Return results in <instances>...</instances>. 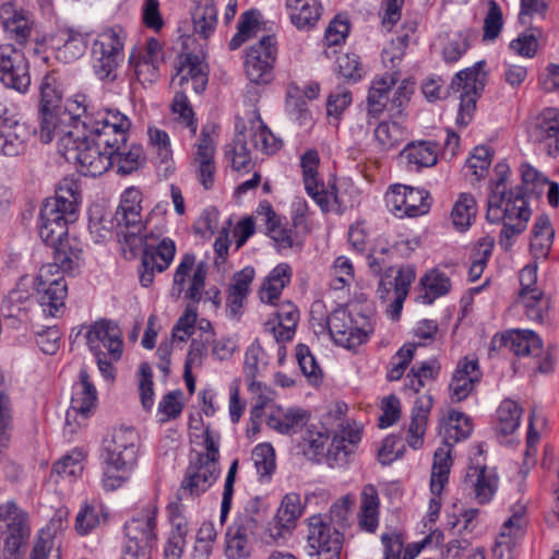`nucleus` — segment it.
Wrapping results in <instances>:
<instances>
[{
	"instance_id": "obj_9",
	"label": "nucleus",
	"mask_w": 559,
	"mask_h": 559,
	"mask_svg": "<svg viewBox=\"0 0 559 559\" xmlns=\"http://www.w3.org/2000/svg\"><path fill=\"white\" fill-rule=\"evenodd\" d=\"M264 514L257 498L249 499L225 534V555L228 559H247L251 556L250 536L254 534Z\"/></svg>"
},
{
	"instance_id": "obj_6",
	"label": "nucleus",
	"mask_w": 559,
	"mask_h": 559,
	"mask_svg": "<svg viewBox=\"0 0 559 559\" xmlns=\"http://www.w3.org/2000/svg\"><path fill=\"white\" fill-rule=\"evenodd\" d=\"M88 349L93 354L98 371L106 381L115 380L114 365L123 353L122 332L117 323L99 319L82 326Z\"/></svg>"
},
{
	"instance_id": "obj_33",
	"label": "nucleus",
	"mask_w": 559,
	"mask_h": 559,
	"mask_svg": "<svg viewBox=\"0 0 559 559\" xmlns=\"http://www.w3.org/2000/svg\"><path fill=\"white\" fill-rule=\"evenodd\" d=\"M501 341L506 348L519 357H538L543 353V341L532 330H508L502 334Z\"/></svg>"
},
{
	"instance_id": "obj_43",
	"label": "nucleus",
	"mask_w": 559,
	"mask_h": 559,
	"mask_svg": "<svg viewBox=\"0 0 559 559\" xmlns=\"http://www.w3.org/2000/svg\"><path fill=\"white\" fill-rule=\"evenodd\" d=\"M107 508L97 500L84 501L75 516V531L86 535L107 520Z\"/></svg>"
},
{
	"instance_id": "obj_49",
	"label": "nucleus",
	"mask_w": 559,
	"mask_h": 559,
	"mask_svg": "<svg viewBox=\"0 0 559 559\" xmlns=\"http://www.w3.org/2000/svg\"><path fill=\"white\" fill-rule=\"evenodd\" d=\"M472 32L463 29L441 36L442 57L445 62H456L471 46Z\"/></svg>"
},
{
	"instance_id": "obj_40",
	"label": "nucleus",
	"mask_w": 559,
	"mask_h": 559,
	"mask_svg": "<svg viewBox=\"0 0 559 559\" xmlns=\"http://www.w3.org/2000/svg\"><path fill=\"white\" fill-rule=\"evenodd\" d=\"M194 33L203 38L214 34L217 25V9L213 0H190Z\"/></svg>"
},
{
	"instance_id": "obj_42",
	"label": "nucleus",
	"mask_w": 559,
	"mask_h": 559,
	"mask_svg": "<svg viewBox=\"0 0 559 559\" xmlns=\"http://www.w3.org/2000/svg\"><path fill=\"white\" fill-rule=\"evenodd\" d=\"M472 429L473 427L467 416L461 412H450L449 416L441 424V433L444 438V443L437 450L447 447L449 449V456L451 457L452 444L467 438Z\"/></svg>"
},
{
	"instance_id": "obj_26",
	"label": "nucleus",
	"mask_w": 559,
	"mask_h": 559,
	"mask_svg": "<svg viewBox=\"0 0 559 559\" xmlns=\"http://www.w3.org/2000/svg\"><path fill=\"white\" fill-rule=\"evenodd\" d=\"M88 33L74 27L59 29L51 38L56 58L66 63L81 58L87 47Z\"/></svg>"
},
{
	"instance_id": "obj_3",
	"label": "nucleus",
	"mask_w": 559,
	"mask_h": 559,
	"mask_svg": "<svg viewBox=\"0 0 559 559\" xmlns=\"http://www.w3.org/2000/svg\"><path fill=\"white\" fill-rule=\"evenodd\" d=\"M103 108L85 94L76 93L69 97L63 108L39 115V139L43 143L57 141L58 152L62 154V141L66 138L75 140L83 132V120L90 114L99 112Z\"/></svg>"
},
{
	"instance_id": "obj_58",
	"label": "nucleus",
	"mask_w": 559,
	"mask_h": 559,
	"mask_svg": "<svg viewBox=\"0 0 559 559\" xmlns=\"http://www.w3.org/2000/svg\"><path fill=\"white\" fill-rule=\"evenodd\" d=\"M259 19L260 13L257 10L246 11L241 14L238 22V31L229 43L231 49L238 48L257 33L259 29Z\"/></svg>"
},
{
	"instance_id": "obj_57",
	"label": "nucleus",
	"mask_w": 559,
	"mask_h": 559,
	"mask_svg": "<svg viewBox=\"0 0 559 559\" xmlns=\"http://www.w3.org/2000/svg\"><path fill=\"white\" fill-rule=\"evenodd\" d=\"M167 212V203L156 204L152 210L145 223L142 224V236L146 239H157L167 230L165 214Z\"/></svg>"
},
{
	"instance_id": "obj_14",
	"label": "nucleus",
	"mask_w": 559,
	"mask_h": 559,
	"mask_svg": "<svg viewBox=\"0 0 559 559\" xmlns=\"http://www.w3.org/2000/svg\"><path fill=\"white\" fill-rule=\"evenodd\" d=\"M80 382L75 385L71 399V405L66 413V433L72 435L86 424L97 403V391L91 382L90 374L85 368L79 372Z\"/></svg>"
},
{
	"instance_id": "obj_30",
	"label": "nucleus",
	"mask_w": 559,
	"mask_h": 559,
	"mask_svg": "<svg viewBox=\"0 0 559 559\" xmlns=\"http://www.w3.org/2000/svg\"><path fill=\"white\" fill-rule=\"evenodd\" d=\"M309 418L310 414L306 409L273 406L267 415L266 425L281 435H295L307 425Z\"/></svg>"
},
{
	"instance_id": "obj_46",
	"label": "nucleus",
	"mask_w": 559,
	"mask_h": 559,
	"mask_svg": "<svg viewBox=\"0 0 559 559\" xmlns=\"http://www.w3.org/2000/svg\"><path fill=\"white\" fill-rule=\"evenodd\" d=\"M532 233L531 253L535 260H545L551 249L555 235L549 218L545 215L537 217Z\"/></svg>"
},
{
	"instance_id": "obj_23",
	"label": "nucleus",
	"mask_w": 559,
	"mask_h": 559,
	"mask_svg": "<svg viewBox=\"0 0 559 559\" xmlns=\"http://www.w3.org/2000/svg\"><path fill=\"white\" fill-rule=\"evenodd\" d=\"M532 142L543 146L548 155L559 152V110L546 108L534 118L527 129Z\"/></svg>"
},
{
	"instance_id": "obj_39",
	"label": "nucleus",
	"mask_w": 559,
	"mask_h": 559,
	"mask_svg": "<svg viewBox=\"0 0 559 559\" xmlns=\"http://www.w3.org/2000/svg\"><path fill=\"white\" fill-rule=\"evenodd\" d=\"M0 21L8 36L19 43H23L29 36V19L23 11L15 9L11 2L0 7Z\"/></svg>"
},
{
	"instance_id": "obj_51",
	"label": "nucleus",
	"mask_w": 559,
	"mask_h": 559,
	"mask_svg": "<svg viewBox=\"0 0 559 559\" xmlns=\"http://www.w3.org/2000/svg\"><path fill=\"white\" fill-rule=\"evenodd\" d=\"M476 213L475 198L471 193H461L451 212L453 225L460 230L467 229L475 219Z\"/></svg>"
},
{
	"instance_id": "obj_35",
	"label": "nucleus",
	"mask_w": 559,
	"mask_h": 559,
	"mask_svg": "<svg viewBox=\"0 0 559 559\" xmlns=\"http://www.w3.org/2000/svg\"><path fill=\"white\" fill-rule=\"evenodd\" d=\"M141 201L142 194L140 190L133 187L128 188L123 191L115 214L118 225L132 228L131 234L133 235L142 231Z\"/></svg>"
},
{
	"instance_id": "obj_4",
	"label": "nucleus",
	"mask_w": 559,
	"mask_h": 559,
	"mask_svg": "<svg viewBox=\"0 0 559 559\" xmlns=\"http://www.w3.org/2000/svg\"><path fill=\"white\" fill-rule=\"evenodd\" d=\"M486 217L493 224H502L499 245L506 251L514 243V238L527 227L531 210L521 190L504 194H489Z\"/></svg>"
},
{
	"instance_id": "obj_52",
	"label": "nucleus",
	"mask_w": 559,
	"mask_h": 559,
	"mask_svg": "<svg viewBox=\"0 0 559 559\" xmlns=\"http://www.w3.org/2000/svg\"><path fill=\"white\" fill-rule=\"evenodd\" d=\"M143 150L141 146L132 144L127 145V141L119 145V150L115 152L114 166L117 171L122 175H129L139 169L143 162Z\"/></svg>"
},
{
	"instance_id": "obj_56",
	"label": "nucleus",
	"mask_w": 559,
	"mask_h": 559,
	"mask_svg": "<svg viewBox=\"0 0 559 559\" xmlns=\"http://www.w3.org/2000/svg\"><path fill=\"white\" fill-rule=\"evenodd\" d=\"M22 70H17L16 63L11 62L10 66H8V71L2 74V83L19 93H25L27 92L29 85H31V75H29V69H28V62L22 53Z\"/></svg>"
},
{
	"instance_id": "obj_37",
	"label": "nucleus",
	"mask_w": 559,
	"mask_h": 559,
	"mask_svg": "<svg viewBox=\"0 0 559 559\" xmlns=\"http://www.w3.org/2000/svg\"><path fill=\"white\" fill-rule=\"evenodd\" d=\"M36 277L31 275H24L19 280L2 304V309L9 317H20L27 309V305L36 292Z\"/></svg>"
},
{
	"instance_id": "obj_25",
	"label": "nucleus",
	"mask_w": 559,
	"mask_h": 559,
	"mask_svg": "<svg viewBox=\"0 0 559 559\" xmlns=\"http://www.w3.org/2000/svg\"><path fill=\"white\" fill-rule=\"evenodd\" d=\"M53 262L43 266H55V274L74 275L83 264V243L75 237H66V239L53 245Z\"/></svg>"
},
{
	"instance_id": "obj_1",
	"label": "nucleus",
	"mask_w": 559,
	"mask_h": 559,
	"mask_svg": "<svg viewBox=\"0 0 559 559\" xmlns=\"http://www.w3.org/2000/svg\"><path fill=\"white\" fill-rule=\"evenodd\" d=\"M131 126L130 118L119 109L103 107L83 120L80 136L62 141L61 155L82 175L100 176L114 166L115 152L128 140Z\"/></svg>"
},
{
	"instance_id": "obj_17",
	"label": "nucleus",
	"mask_w": 559,
	"mask_h": 559,
	"mask_svg": "<svg viewBox=\"0 0 559 559\" xmlns=\"http://www.w3.org/2000/svg\"><path fill=\"white\" fill-rule=\"evenodd\" d=\"M428 192L424 189L394 185L385 194V204L397 217L418 216L429 210Z\"/></svg>"
},
{
	"instance_id": "obj_28",
	"label": "nucleus",
	"mask_w": 559,
	"mask_h": 559,
	"mask_svg": "<svg viewBox=\"0 0 559 559\" xmlns=\"http://www.w3.org/2000/svg\"><path fill=\"white\" fill-rule=\"evenodd\" d=\"M479 379L480 371L476 359L464 358L460 360L449 384L451 401L459 403L465 400Z\"/></svg>"
},
{
	"instance_id": "obj_44",
	"label": "nucleus",
	"mask_w": 559,
	"mask_h": 559,
	"mask_svg": "<svg viewBox=\"0 0 559 559\" xmlns=\"http://www.w3.org/2000/svg\"><path fill=\"white\" fill-rule=\"evenodd\" d=\"M516 302L530 320L543 323L549 319L551 302L542 289L519 294Z\"/></svg>"
},
{
	"instance_id": "obj_62",
	"label": "nucleus",
	"mask_w": 559,
	"mask_h": 559,
	"mask_svg": "<svg viewBox=\"0 0 559 559\" xmlns=\"http://www.w3.org/2000/svg\"><path fill=\"white\" fill-rule=\"evenodd\" d=\"M292 528V525L274 516L261 532L260 540L266 546L283 545L290 535Z\"/></svg>"
},
{
	"instance_id": "obj_10",
	"label": "nucleus",
	"mask_w": 559,
	"mask_h": 559,
	"mask_svg": "<svg viewBox=\"0 0 559 559\" xmlns=\"http://www.w3.org/2000/svg\"><path fill=\"white\" fill-rule=\"evenodd\" d=\"M319 164L320 157L316 150H308L301 155L305 189L323 213H341L346 206L345 202L334 183H324L318 173Z\"/></svg>"
},
{
	"instance_id": "obj_8",
	"label": "nucleus",
	"mask_w": 559,
	"mask_h": 559,
	"mask_svg": "<svg viewBox=\"0 0 559 559\" xmlns=\"http://www.w3.org/2000/svg\"><path fill=\"white\" fill-rule=\"evenodd\" d=\"M126 40V32L117 26L105 28L93 40V71L100 81H116L117 70L124 60Z\"/></svg>"
},
{
	"instance_id": "obj_38",
	"label": "nucleus",
	"mask_w": 559,
	"mask_h": 559,
	"mask_svg": "<svg viewBox=\"0 0 559 559\" xmlns=\"http://www.w3.org/2000/svg\"><path fill=\"white\" fill-rule=\"evenodd\" d=\"M285 7L292 23L299 29L313 27L322 13L320 0H286Z\"/></svg>"
},
{
	"instance_id": "obj_18",
	"label": "nucleus",
	"mask_w": 559,
	"mask_h": 559,
	"mask_svg": "<svg viewBox=\"0 0 559 559\" xmlns=\"http://www.w3.org/2000/svg\"><path fill=\"white\" fill-rule=\"evenodd\" d=\"M139 450L140 438L138 432L133 428L120 427L115 429L110 438L104 442L100 459L135 468Z\"/></svg>"
},
{
	"instance_id": "obj_21",
	"label": "nucleus",
	"mask_w": 559,
	"mask_h": 559,
	"mask_svg": "<svg viewBox=\"0 0 559 559\" xmlns=\"http://www.w3.org/2000/svg\"><path fill=\"white\" fill-rule=\"evenodd\" d=\"M175 254L176 243L168 237L163 238L156 247L145 246L139 270L141 285L148 287L153 284L155 274L167 270Z\"/></svg>"
},
{
	"instance_id": "obj_41",
	"label": "nucleus",
	"mask_w": 559,
	"mask_h": 559,
	"mask_svg": "<svg viewBox=\"0 0 559 559\" xmlns=\"http://www.w3.org/2000/svg\"><path fill=\"white\" fill-rule=\"evenodd\" d=\"M292 269L287 263L277 264L264 278L259 297L262 302L274 305L284 287L290 282Z\"/></svg>"
},
{
	"instance_id": "obj_47",
	"label": "nucleus",
	"mask_w": 559,
	"mask_h": 559,
	"mask_svg": "<svg viewBox=\"0 0 559 559\" xmlns=\"http://www.w3.org/2000/svg\"><path fill=\"white\" fill-rule=\"evenodd\" d=\"M100 485L105 491H114L129 481L135 468L107 459H100Z\"/></svg>"
},
{
	"instance_id": "obj_2",
	"label": "nucleus",
	"mask_w": 559,
	"mask_h": 559,
	"mask_svg": "<svg viewBox=\"0 0 559 559\" xmlns=\"http://www.w3.org/2000/svg\"><path fill=\"white\" fill-rule=\"evenodd\" d=\"M80 203V183L73 178L62 179L55 197L47 199L40 209L37 227L44 242L51 246L71 237L68 227L76 221Z\"/></svg>"
},
{
	"instance_id": "obj_45",
	"label": "nucleus",
	"mask_w": 559,
	"mask_h": 559,
	"mask_svg": "<svg viewBox=\"0 0 559 559\" xmlns=\"http://www.w3.org/2000/svg\"><path fill=\"white\" fill-rule=\"evenodd\" d=\"M420 285L424 294L419 298L425 305H431L436 299L448 295L452 287L450 277L438 269L426 272L420 278Z\"/></svg>"
},
{
	"instance_id": "obj_13",
	"label": "nucleus",
	"mask_w": 559,
	"mask_h": 559,
	"mask_svg": "<svg viewBox=\"0 0 559 559\" xmlns=\"http://www.w3.org/2000/svg\"><path fill=\"white\" fill-rule=\"evenodd\" d=\"M277 59V47L274 36H263L246 51L243 62L245 74L250 83L267 85L273 80V68Z\"/></svg>"
},
{
	"instance_id": "obj_20",
	"label": "nucleus",
	"mask_w": 559,
	"mask_h": 559,
	"mask_svg": "<svg viewBox=\"0 0 559 559\" xmlns=\"http://www.w3.org/2000/svg\"><path fill=\"white\" fill-rule=\"evenodd\" d=\"M207 266L204 262L195 264V257L191 253L182 255L174 274V286L185 290L186 298L194 304L202 299L205 287Z\"/></svg>"
},
{
	"instance_id": "obj_16",
	"label": "nucleus",
	"mask_w": 559,
	"mask_h": 559,
	"mask_svg": "<svg viewBox=\"0 0 559 559\" xmlns=\"http://www.w3.org/2000/svg\"><path fill=\"white\" fill-rule=\"evenodd\" d=\"M307 542L319 559H340L343 546V535L317 514L308 519Z\"/></svg>"
},
{
	"instance_id": "obj_5",
	"label": "nucleus",
	"mask_w": 559,
	"mask_h": 559,
	"mask_svg": "<svg viewBox=\"0 0 559 559\" xmlns=\"http://www.w3.org/2000/svg\"><path fill=\"white\" fill-rule=\"evenodd\" d=\"M415 92L412 79L400 81V72H385L371 81L367 96L368 123L378 119L386 109L401 115Z\"/></svg>"
},
{
	"instance_id": "obj_34",
	"label": "nucleus",
	"mask_w": 559,
	"mask_h": 559,
	"mask_svg": "<svg viewBox=\"0 0 559 559\" xmlns=\"http://www.w3.org/2000/svg\"><path fill=\"white\" fill-rule=\"evenodd\" d=\"M439 146L432 141H414L408 143L401 152V158L411 171H419L423 168L437 164Z\"/></svg>"
},
{
	"instance_id": "obj_36",
	"label": "nucleus",
	"mask_w": 559,
	"mask_h": 559,
	"mask_svg": "<svg viewBox=\"0 0 559 559\" xmlns=\"http://www.w3.org/2000/svg\"><path fill=\"white\" fill-rule=\"evenodd\" d=\"M249 123L251 142L259 152L272 155L281 150L282 140L264 123L257 110L249 114Z\"/></svg>"
},
{
	"instance_id": "obj_55",
	"label": "nucleus",
	"mask_w": 559,
	"mask_h": 559,
	"mask_svg": "<svg viewBox=\"0 0 559 559\" xmlns=\"http://www.w3.org/2000/svg\"><path fill=\"white\" fill-rule=\"evenodd\" d=\"M415 343L404 344L390 359L386 367V379L397 381L405 373L408 365L415 356Z\"/></svg>"
},
{
	"instance_id": "obj_24",
	"label": "nucleus",
	"mask_w": 559,
	"mask_h": 559,
	"mask_svg": "<svg viewBox=\"0 0 559 559\" xmlns=\"http://www.w3.org/2000/svg\"><path fill=\"white\" fill-rule=\"evenodd\" d=\"M219 466L215 463H205L198 459L191 461L187 467L179 489V499L185 497H198L204 493L216 481L219 475Z\"/></svg>"
},
{
	"instance_id": "obj_48",
	"label": "nucleus",
	"mask_w": 559,
	"mask_h": 559,
	"mask_svg": "<svg viewBox=\"0 0 559 559\" xmlns=\"http://www.w3.org/2000/svg\"><path fill=\"white\" fill-rule=\"evenodd\" d=\"M522 408L513 400H503L496 412V431L508 436L515 432L521 424Z\"/></svg>"
},
{
	"instance_id": "obj_50",
	"label": "nucleus",
	"mask_w": 559,
	"mask_h": 559,
	"mask_svg": "<svg viewBox=\"0 0 559 559\" xmlns=\"http://www.w3.org/2000/svg\"><path fill=\"white\" fill-rule=\"evenodd\" d=\"M407 136L406 129L395 121H382L374 129V141L381 151H390Z\"/></svg>"
},
{
	"instance_id": "obj_31",
	"label": "nucleus",
	"mask_w": 559,
	"mask_h": 559,
	"mask_svg": "<svg viewBox=\"0 0 559 559\" xmlns=\"http://www.w3.org/2000/svg\"><path fill=\"white\" fill-rule=\"evenodd\" d=\"M357 525L360 531L373 534L380 522V497L378 489L367 484L359 493V507L357 511Z\"/></svg>"
},
{
	"instance_id": "obj_19",
	"label": "nucleus",
	"mask_w": 559,
	"mask_h": 559,
	"mask_svg": "<svg viewBox=\"0 0 559 559\" xmlns=\"http://www.w3.org/2000/svg\"><path fill=\"white\" fill-rule=\"evenodd\" d=\"M215 128L205 126L202 128L200 136L193 145L192 163L195 167L198 179L205 190L214 186L216 164H215Z\"/></svg>"
},
{
	"instance_id": "obj_53",
	"label": "nucleus",
	"mask_w": 559,
	"mask_h": 559,
	"mask_svg": "<svg viewBox=\"0 0 559 559\" xmlns=\"http://www.w3.org/2000/svg\"><path fill=\"white\" fill-rule=\"evenodd\" d=\"M185 407L182 391L175 390L163 395L157 405L156 419L160 424L178 418Z\"/></svg>"
},
{
	"instance_id": "obj_15",
	"label": "nucleus",
	"mask_w": 559,
	"mask_h": 559,
	"mask_svg": "<svg viewBox=\"0 0 559 559\" xmlns=\"http://www.w3.org/2000/svg\"><path fill=\"white\" fill-rule=\"evenodd\" d=\"M55 266H41L36 276V293L46 317L62 313L68 296V284L63 275L53 273Z\"/></svg>"
},
{
	"instance_id": "obj_12",
	"label": "nucleus",
	"mask_w": 559,
	"mask_h": 559,
	"mask_svg": "<svg viewBox=\"0 0 559 559\" xmlns=\"http://www.w3.org/2000/svg\"><path fill=\"white\" fill-rule=\"evenodd\" d=\"M485 61H478L471 68L459 71L450 84L453 93H460L459 112L455 119L457 126L466 127L474 117L476 103L485 84Z\"/></svg>"
},
{
	"instance_id": "obj_59",
	"label": "nucleus",
	"mask_w": 559,
	"mask_h": 559,
	"mask_svg": "<svg viewBox=\"0 0 559 559\" xmlns=\"http://www.w3.org/2000/svg\"><path fill=\"white\" fill-rule=\"evenodd\" d=\"M226 156L230 159L231 167L237 171H248L251 166V154L247 148L245 135L238 134L227 146Z\"/></svg>"
},
{
	"instance_id": "obj_11",
	"label": "nucleus",
	"mask_w": 559,
	"mask_h": 559,
	"mask_svg": "<svg viewBox=\"0 0 559 559\" xmlns=\"http://www.w3.org/2000/svg\"><path fill=\"white\" fill-rule=\"evenodd\" d=\"M157 512L154 503H148L126 522V544L122 559H139L153 547L157 539Z\"/></svg>"
},
{
	"instance_id": "obj_61",
	"label": "nucleus",
	"mask_w": 559,
	"mask_h": 559,
	"mask_svg": "<svg viewBox=\"0 0 559 559\" xmlns=\"http://www.w3.org/2000/svg\"><path fill=\"white\" fill-rule=\"evenodd\" d=\"M84 459L85 454L82 450L73 449L55 463L53 472L62 477L76 478L83 472Z\"/></svg>"
},
{
	"instance_id": "obj_7",
	"label": "nucleus",
	"mask_w": 559,
	"mask_h": 559,
	"mask_svg": "<svg viewBox=\"0 0 559 559\" xmlns=\"http://www.w3.org/2000/svg\"><path fill=\"white\" fill-rule=\"evenodd\" d=\"M325 325L335 345L348 350L366 344L374 333L371 317L356 308L343 307L332 311Z\"/></svg>"
},
{
	"instance_id": "obj_64",
	"label": "nucleus",
	"mask_w": 559,
	"mask_h": 559,
	"mask_svg": "<svg viewBox=\"0 0 559 559\" xmlns=\"http://www.w3.org/2000/svg\"><path fill=\"white\" fill-rule=\"evenodd\" d=\"M252 459L258 474L269 478L275 471V452L270 443L258 444L252 452Z\"/></svg>"
},
{
	"instance_id": "obj_32",
	"label": "nucleus",
	"mask_w": 559,
	"mask_h": 559,
	"mask_svg": "<svg viewBox=\"0 0 559 559\" xmlns=\"http://www.w3.org/2000/svg\"><path fill=\"white\" fill-rule=\"evenodd\" d=\"M475 500L480 504L489 503L499 488V475L495 468L487 466L469 467L466 474Z\"/></svg>"
},
{
	"instance_id": "obj_22",
	"label": "nucleus",
	"mask_w": 559,
	"mask_h": 559,
	"mask_svg": "<svg viewBox=\"0 0 559 559\" xmlns=\"http://www.w3.org/2000/svg\"><path fill=\"white\" fill-rule=\"evenodd\" d=\"M451 467L452 457L449 456V449L444 447L440 450H436L430 477V491L432 497L425 518V526L433 524L439 518L441 509V493L449 481Z\"/></svg>"
},
{
	"instance_id": "obj_60",
	"label": "nucleus",
	"mask_w": 559,
	"mask_h": 559,
	"mask_svg": "<svg viewBox=\"0 0 559 559\" xmlns=\"http://www.w3.org/2000/svg\"><path fill=\"white\" fill-rule=\"evenodd\" d=\"M167 519L170 524L171 535L187 537L189 533V521L186 515V507L180 499L171 501L166 507Z\"/></svg>"
},
{
	"instance_id": "obj_27",
	"label": "nucleus",
	"mask_w": 559,
	"mask_h": 559,
	"mask_svg": "<svg viewBox=\"0 0 559 559\" xmlns=\"http://www.w3.org/2000/svg\"><path fill=\"white\" fill-rule=\"evenodd\" d=\"M300 319L297 307L290 301L282 302L273 318L264 323V332L272 335L277 343L294 338Z\"/></svg>"
},
{
	"instance_id": "obj_63",
	"label": "nucleus",
	"mask_w": 559,
	"mask_h": 559,
	"mask_svg": "<svg viewBox=\"0 0 559 559\" xmlns=\"http://www.w3.org/2000/svg\"><path fill=\"white\" fill-rule=\"evenodd\" d=\"M331 286L333 289H344L354 282V266L352 261L344 255L337 257L332 265Z\"/></svg>"
},
{
	"instance_id": "obj_29",
	"label": "nucleus",
	"mask_w": 559,
	"mask_h": 559,
	"mask_svg": "<svg viewBox=\"0 0 559 559\" xmlns=\"http://www.w3.org/2000/svg\"><path fill=\"white\" fill-rule=\"evenodd\" d=\"M432 407V397L421 395L417 397L411 415V421L405 429L404 439L413 450H419L425 443V436L428 424V416Z\"/></svg>"
},
{
	"instance_id": "obj_54",
	"label": "nucleus",
	"mask_w": 559,
	"mask_h": 559,
	"mask_svg": "<svg viewBox=\"0 0 559 559\" xmlns=\"http://www.w3.org/2000/svg\"><path fill=\"white\" fill-rule=\"evenodd\" d=\"M523 519L521 515H513L501 526L500 533L496 539L495 551L502 555L504 550L510 551L518 538L523 533Z\"/></svg>"
}]
</instances>
